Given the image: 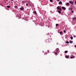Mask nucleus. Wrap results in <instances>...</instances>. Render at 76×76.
Instances as JSON below:
<instances>
[{"instance_id": "30", "label": "nucleus", "mask_w": 76, "mask_h": 76, "mask_svg": "<svg viewBox=\"0 0 76 76\" xmlns=\"http://www.w3.org/2000/svg\"><path fill=\"white\" fill-rule=\"evenodd\" d=\"M75 47L76 48V45L75 46Z\"/></svg>"}, {"instance_id": "24", "label": "nucleus", "mask_w": 76, "mask_h": 76, "mask_svg": "<svg viewBox=\"0 0 76 76\" xmlns=\"http://www.w3.org/2000/svg\"><path fill=\"white\" fill-rule=\"evenodd\" d=\"M57 54V52H56L55 53V54Z\"/></svg>"}, {"instance_id": "2", "label": "nucleus", "mask_w": 76, "mask_h": 76, "mask_svg": "<svg viewBox=\"0 0 76 76\" xmlns=\"http://www.w3.org/2000/svg\"><path fill=\"white\" fill-rule=\"evenodd\" d=\"M72 1H69V3H70L71 4H72V5H73V3H74V2Z\"/></svg>"}, {"instance_id": "27", "label": "nucleus", "mask_w": 76, "mask_h": 76, "mask_svg": "<svg viewBox=\"0 0 76 76\" xmlns=\"http://www.w3.org/2000/svg\"><path fill=\"white\" fill-rule=\"evenodd\" d=\"M26 6H28V4H26Z\"/></svg>"}, {"instance_id": "22", "label": "nucleus", "mask_w": 76, "mask_h": 76, "mask_svg": "<svg viewBox=\"0 0 76 76\" xmlns=\"http://www.w3.org/2000/svg\"><path fill=\"white\" fill-rule=\"evenodd\" d=\"M64 33H65V32H66V31L64 30Z\"/></svg>"}, {"instance_id": "5", "label": "nucleus", "mask_w": 76, "mask_h": 76, "mask_svg": "<svg viewBox=\"0 0 76 76\" xmlns=\"http://www.w3.org/2000/svg\"><path fill=\"white\" fill-rule=\"evenodd\" d=\"M24 8H23V7H21L20 8V10H23V9Z\"/></svg>"}, {"instance_id": "32", "label": "nucleus", "mask_w": 76, "mask_h": 76, "mask_svg": "<svg viewBox=\"0 0 76 76\" xmlns=\"http://www.w3.org/2000/svg\"><path fill=\"white\" fill-rule=\"evenodd\" d=\"M75 3H76V1L75 2Z\"/></svg>"}, {"instance_id": "13", "label": "nucleus", "mask_w": 76, "mask_h": 76, "mask_svg": "<svg viewBox=\"0 0 76 76\" xmlns=\"http://www.w3.org/2000/svg\"><path fill=\"white\" fill-rule=\"evenodd\" d=\"M70 10H73V7H72L71 8Z\"/></svg>"}, {"instance_id": "19", "label": "nucleus", "mask_w": 76, "mask_h": 76, "mask_svg": "<svg viewBox=\"0 0 76 76\" xmlns=\"http://www.w3.org/2000/svg\"><path fill=\"white\" fill-rule=\"evenodd\" d=\"M65 53H67V51H65Z\"/></svg>"}, {"instance_id": "7", "label": "nucleus", "mask_w": 76, "mask_h": 76, "mask_svg": "<svg viewBox=\"0 0 76 76\" xmlns=\"http://www.w3.org/2000/svg\"><path fill=\"white\" fill-rule=\"evenodd\" d=\"M33 12L35 14V15H37V12H36V11H34Z\"/></svg>"}, {"instance_id": "15", "label": "nucleus", "mask_w": 76, "mask_h": 76, "mask_svg": "<svg viewBox=\"0 0 76 76\" xmlns=\"http://www.w3.org/2000/svg\"><path fill=\"white\" fill-rule=\"evenodd\" d=\"M70 43H73V41H70L69 42Z\"/></svg>"}, {"instance_id": "1", "label": "nucleus", "mask_w": 76, "mask_h": 76, "mask_svg": "<svg viewBox=\"0 0 76 76\" xmlns=\"http://www.w3.org/2000/svg\"><path fill=\"white\" fill-rule=\"evenodd\" d=\"M57 9L59 10H60V11H61L62 10H61V8H60V6H58V7H57Z\"/></svg>"}, {"instance_id": "18", "label": "nucleus", "mask_w": 76, "mask_h": 76, "mask_svg": "<svg viewBox=\"0 0 76 76\" xmlns=\"http://www.w3.org/2000/svg\"><path fill=\"white\" fill-rule=\"evenodd\" d=\"M70 38H71V39H73V37H71Z\"/></svg>"}, {"instance_id": "12", "label": "nucleus", "mask_w": 76, "mask_h": 76, "mask_svg": "<svg viewBox=\"0 0 76 76\" xmlns=\"http://www.w3.org/2000/svg\"><path fill=\"white\" fill-rule=\"evenodd\" d=\"M7 7L8 8H10V6H7Z\"/></svg>"}, {"instance_id": "16", "label": "nucleus", "mask_w": 76, "mask_h": 76, "mask_svg": "<svg viewBox=\"0 0 76 76\" xmlns=\"http://www.w3.org/2000/svg\"><path fill=\"white\" fill-rule=\"evenodd\" d=\"M56 26H58V24H56Z\"/></svg>"}, {"instance_id": "9", "label": "nucleus", "mask_w": 76, "mask_h": 76, "mask_svg": "<svg viewBox=\"0 0 76 76\" xmlns=\"http://www.w3.org/2000/svg\"><path fill=\"white\" fill-rule=\"evenodd\" d=\"M66 5H67V6H69V4H69V3H66Z\"/></svg>"}, {"instance_id": "21", "label": "nucleus", "mask_w": 76, "mask_h": 76, "mask_svg": "<svg viewBox=\"0 0 76 76\" xmlns=\"http://www.w3.org/2000/svg\"><path fill=\"white\" fill-rule=\"evenodd\" d=\"M71 58H73V57L72 56L70 57Z\"/></svg>"}, {"instance_id": "29", "label": "nucleus", "mask_w": 76, "mask_h": 76, "mask_svg": "<svg viewBox=\"0 0 76 76\" xmlns=\"http://www.w3.org/2000/svg\"><path fill=\"white\" fill-rule=\"evenodd\" d=\"M57 1H59V0H57Z\"/></svg>"}, {"instance_id": "8", "label": "nucleus", "mask_w": 76, "mask_h": 76, "mask_svg": "<svg viewBox=\"0 0 76 76\" xmlns=\"http://www.w3.org/2000/svg\"><path fill=\"white\" fill-rule=\"evenodd\" d=\"M61 3H62V2H61V1H60L59 2L58 4H61Z\"/></svg>"}, {"instance_id": "4", "label": "nucleus", "mask_w": 76, "mask_h": 76, "mask_svg": "<svg viewBox=\"0 0 76 76\" xmlns=\"http://www.w3.org/2000/svg\"><path fill=\"white\" fill-rule=\"evenodd\" d=\"M59 49L58 48H57L56 49V52H58V51Z\"/></svg>"}, {"instance_id": "25", "label": "nucleus", "mask_w": 76, "mask_h": 76, "mask_svg": "<svg viewBox=\"0 0 76 76\" xmlns=\"http://www.w3.org/2000/svg\"><path fill=\"white\" fill-rule=\"evenodd\" d=\"M47 53H49V50H48V52Z\"/></svg>"}, {"instance_id": "10", "label": "nucleus", "mask_w": 76, "mask_h": 76, "mask_svg": "<svg viewBox=\"0 0 76 76\" xmlns=\"http://www.w3.org/2000/svg\"><path fill=\"white\" fill-rule=\"evenodd\" d=\"M66 58H69V56H65Z\"/></svg>"}, {"instance_id": "31", "label": "nucleus", "mask_w": 76, "mask_h": 76, "mask_svg": "<svg viewBox=\"0 0 76 76\" xmlns=\"http://www.w3.org/2000/svg\"><path fill=\"white\" fill-rule=\"evenodd\" d=\"M11 1H13V0H11Z\"/></svg>"}, {"instance_id": "11", "label": "nucleus", "mask_w": 76, "mask_h": 76, "mask_svg": "<svg viewBox=\"0 0 76 76\" xmlns=\"http://www.w3.org/2000/svg\"><path fill=\"white\" fill-rule=\"evenodd\" d=\"M58 12L60 14L61 13V11H60L59 10L58 11Z\"/></svg>"}, {"instance_id": "20", "label": "nucleus", "mask_w": 76, "mask_h": 76, "mask_svg": "<svg viewBox=\"0 0 76 76\" xmlns=\"http://www.w3.org/2000/svg\"><path fill=\"white\" fill-rule=\"evenodd\" d=\"M50 2H53V0H50Z\"/></svg>"}, {"instance_id": "17", "label": "nucleus", "mask_w": 76, "mask_h": 76, "mask_svg": "<svg viewBox=\"0 0 76 76\" xmlns=\"http://www.w3.org/2000/svg\"><path fill=\"white\" fill-rule=\"evenodd\" d=\"M66 44H69V42L68 41H67L66 42Z\"/></svg>"}, {"instance_id": "3", "label": "nucleus", "mask_w": 76, "mask_h": 76, "mask_svg": "<svg viewBox=\"0 0 76 76\" xmlns=\"http://www.w3.org/2000/svg\"><path fill=\"white\" fill-rule=\"evenodd\" d=\"M72 20L73 21H76V18L74 17L73 18H72Z\"/></svg>"}, {"instance_id": "26", "label": "nucleus", "mask_w": 76, "mask_h": 76, "mask_svg": "<svg viewBox=\"0 0 76 76\" xmlns=\"http://www.w3.org/2000/svg\"><path fill=\"white\" fill-rule=\"evenodd\" d=\"M71 12L72 13H73V10H72Z\"/></svg>"}, {"instance_id": "6", "label": "nucleus", "mask_w": 76, "mask_h": 76, "mask_svg": "<svg viewBox=\"0 0 76 76\" xmlns=\"http://www.w3.org/2000/svg\"><path fill=\"white\" fill-rule=\"evenodd\" d=\"M62 8L63 9H64V10H66V9L65 7H62Z\"/></svg>"}, {"instance_id": "14", "label": "nucleus", "mask_w": 76, "mask_h": 76, "mask_svg": "<svg viewBox=\"0 0 76 76\" xmlns=\"http://www.w3.org/2000/svg\"><path fill=\"white\" fill-rule=\"evenodd\" d=\"M15 8H16V9H18V7L16 6H15Z\"/></svg>"}, {"instance_id": "28", "label": "nucleus", "mask_w": 76, "mask_h": 76, "mask_svg": "<svg viewBox=\"0 0 76 76\" xmlns=\"http://www.w3.org/2000/svg\"><path fill=\"white\" fill-rule=\"evenodd\" d=\"M74 37L75 38V37H76V36H74Z\"/></svg>"}, {"instance_id": "23", "label": "nucleus", "mask_w": 76, "mask_h": 76, "mask_svg": "<svg viewBox=\"0 0 76 76\" xmlns=\"http://www.w3.org/2000/svg\"><path fill=\"white\" fill-rule=\"evenodd\" d=\"M62 34V32H60V34Z\"/></svg>"}]
</instances>
